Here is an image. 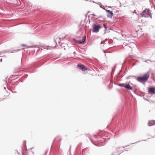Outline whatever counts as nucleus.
Listing matches in <instances>:
<instances>
[{
    "label": "nucleus",
    "mask_w": 155,
    "mask_h": 155,
    "mask_svg": "<svg viewBox=\"0 0 155 155\" xmlns=\"http://www.w3.org/2000/svg\"><path fill=\"white\" fill-rule=\"evenodd\" d=\"M103 26L104 27V28H105V30H104V34H105L106 33L107 31H108V30H111V29L110 28H109L108 29H107V25L106 24H104L103 25Z\"/></svg>",
    "instance_id": "obj_13"
},
{
    "label": "nucleus",
    "mask_w": 155,
    "mask_h": 155,
    "mask_svg": "<svg viewBox=\"0 0 155 155\" xmlns=\"http://www.w3.org/2000/svg\"><path fill=\"white\" fill-rule=\"evenodd\" d=\"M143 99L144 100H146L148 101H149L150 103H151V102H154V101H152L150 99H147V98L144 97H143Z\"/></svg>",
    "instance_id": "obj_16"
},
{
    "label": "nucleus",
    "mask_w": 155,
    "mask_h": 155,
    "mask_svg": "<svg viewBox=\"0 0 155 155\" xmlns=\"http://www.w3.org/2000/svg\"><path fill=\"white\" fill-rule=\"evenodd\" d=\"M140 142V141H138V142ZM138 142H135V143H130V144H135V143H138Z\"/></svg>",
    "instance_id": "obj_31"
},
{
    "label": "nucleus",
    "mask_w": 155,
    "mask_h": 155,
    "mask_svg": "<svg viewBox=\"0 0 155 155\" xmlns=\"http://www.w3.org/2000/svg\"><path fill=\"white\" fill-rule=\"evenodd\" d=\"M86 36L85 35L83 38L82 40H77L75 38L73 39V40L76 43H78L79 44H84L86 43Z\"/></svg>",
    "instance_id": "obj_4"
},
{
    "label": "nucleus",
    "mask_w": 155,
    "mask_h": 155,
    "mask_svg": "<svg viewBox=\"0 0 155 155\" xmlns=\"http://www.w3.org/2000/svg\"><path fill=\"white\" fill-rule=\"evenodd\" d=\"M115 84L117 85L118 86H119L121 87H124L125 84L124 83H120L118 84H116L115 83H114Z\"/></svg>",
    "instance_id": "obj_15"
},
{
    "label": "nucleus",
    "mask_w": 155,
    "mask_h": 155,
    "mask_svg": "<svg viewBox=\"0 0 155 155\" xmlns=\"http://www.w3.org/2000/svg\"><path fill=\"white\" fill-rule=\"evenodd\" d=\"M105 11L107 13V18H111L113 15V12L109 10L105 9Z\"/></svg>",
    "instance_id": "obj_7"
},
{
    "label": "nucleus",
    "mask_w": 155,
    "mask_h": 155,
    "mask_svg": "<svg viewBox=\"0 0 155 155\" xmlns=\"http://www.w3.org/2000/svg\"><path fill=\"white\" fill-rule=\"evenodd\" d=\"M117 64H115V65H114V68H115V69L116 68V66H117Z\"/></svg>",
    "instance_id": "obj_33"
},
{
    "label": "nucleus",
    "mask_w": 155,
    "mask_h": 155,
    "mask_svg": "<svg viewBox=\"0 0 155 155\" xmlns=\"http://www.w3.org/2000/svg\"><path fill=\"white\" fill-rule=\"evenodd\" d=\"M122 147L123 148H124L125 147L124 146H122Z\"/></svg>",
    "instance_id": "obj_43"
},
{
    "label": "nucleus",
    "mask_w": 155,
    "mask_h": 155,
    "mask_svg": "<svg viewBox=\"0 0 155 155\" xmlns=\"http://www.w3.org/2000/svg\"><path fill=\"white\" fill-rule=\"evenodd\" d=\"M28 47L29 48H30L31 47V46H29Z\"/></svg>",
    "instance_id": "obj_44"
},
{
    "label": "nucleus",
    "mask_w": 155,
    "mask_h": 155,
    "mask_svg": "<svg viewBox=\"0 0 155 155\" xmlns=\"http://www.w3.org/2000/svg\"><path fill=\"white\" fill-rule=\"evenodd\" d=\"M108 43L109 44H112V42L111 41H108Z\"/></svg>",
    "instance_id": "obj_28"
},
{
    "label": "nucleus",
    "mask_w": 155,
    "mask_h": 155,
    "mask_svg": "<svg viewBox=\"0 0 155 155\" xmlns=\"http://www.w3.org/2000/svg\"><path fill=\"white\" fill-rule=\"evenodd\" d=\"M11 83H12V84L13 85H14L15 84V83H17V84H18V83H17V81H16L15 82H14L13 80L11 82Z\"/></svg>",
    "instance_id": "obj_21"
},
{
    "label": "nucleus",
    "mask_w": 155,
    "mask_h": 155,
    "mask_svg": "<svg viewBox=\"0 0 155 155\" xmlns=\"http://www.w3.org/2000/svg\"><path fill=\"white\" fill-rule=\"evenodd\" d=\"M71 146H70V149H71Z\"/></svg>",
    "instance_id": "obj_42"
},
{
    "label": "nucleus",
    "mask_w": 155,
    "mask_h": 155,
    "mask_svg": "<svg viewBox=\"0 0 155 155\" xmlns=\"http://www.w3.org/2000/svg\"><path fill=\"white\" fill-rule=\"evenodd\" d=\"M105 51H106L104 50H103V52L104 53H105Z\"/></svg>",
    "instance_id": "obj_39"
},
{
    "label": "nucleus",
    "mask_w": 155,
    "mask_h": 155,
    "mask_svg": "<svg viewBox=\"0 0 155 155\" xmlns=\"http://www.w3.org/2000/svg\"><path fill=\"white\" fill-rule=\"evenodd\" d=\"M140 17H144L145 18H152L151 13L150 10L149 9L146 8L140 14Z\"/></svg>",
    "instance_id": "obj_2"
},
{
    "label": "nucleus",
    "mask_w": 155,
    "mask_h": 155,
    "mask_svg": "<svg viewBox=\"0 0 155 155\" xmlns=\"http://www.w3.org/2000/svg\"><path fill=\"white\" fill-rule=\"evenodd\" d=\"M93 15H94V16H98L96 15H95L94 14H93Z\"/></svg>",
    "instance_id": "obj_35"
},
{
    "label": "nucleus",
    "mask_w": 155,
    "mask_h": 155,
    "mask_svg": "<svg viewBox=\"0 0 155 155\" xmlns=\"http://www.w3.org/2000/svg\"><path fill=\"white\" fill-rule=\"evenodd\" d=\"M124 87L127 89L129 90H132V87L130 85L129 83L125 85Z\"/></svg>",
    "instance_id": "obj_12"
},
{
    "label": "nucleus",
    "mask_w": 155,
    "mask_h": 155,
    "mask_svg": "<svg viewBox=\"0 0 155 155\" xmlns=\"http://www.w3.org/2000/svg\"><path fill=\"white\" fill-rule=\"evenodd\" d=\"M21 45L22 46H23V47H25V46H26V45L23 44H21Z\"/></svg>",
    "instance_id": "obj_30"
},
{
    "label": "nucleus",
    "mask_w": 155,
    "mask_h": 155,
    "mask_svg": "<svg viewBox=\"0 0 155 155\" xmlns=\"http://www.w3.org/2000/svg\"><path fill=\"white\" fill-rule=\"evenodd\" d=\"M56 140H57V139H56H56H54V144H53V147H53V146H54V143H55V142H56Z\"/></svg>",
    "instance_id": "obj_25"
},
{
    "label": "nucleus",
    "mask_w": 155,
    "mask_h": 155,
    "mask_svg": "<svg viewBox=\"0 0 155 155\" xmlns=\"http://www.w3.org/2000/svg\"><path fill=\"white\" fill-rule=\"evenodd\" d=\"M150 61L151 62H155V60L154 61H151L150 59H148L147 60H146V61H144V62H146V63H148V62L147 61Z\"/></svg>",
    "instance_id": "obj_19"
},
{
    "label": "nucleus",
    "mask_w": 155,
    "mask_h": 155,
    "mask_svg": "<svg viewBox=\"0 0 155 155\" xmlns=\"http://www.w3.org/2000/svg\"><path fill=\"white\" fill-rule=\"evenodd\" d=\"M115 118H116V117H114V119H115Z\"/></svg>",
    "instance_id": "obj_46"
},
{
    "label": "nucleus",
    "mask_w": 155,
    "mask_h": 155,
    "mask_svg": "<svg viewBox=\"0 0 155 155\" xmlns=\"http://www.w3.org/2000/svg\"><path fill=\"white\" fill-rule=\"evenodd\" d=\"M93 137H94V138L95 139H99V138H100L101 137V136L100 135H94V136H93Z\"/></svg>",
    "instance_id": "obj_17"
},
{
    "label": "nucleus",
    "mask_w": 155,
    "mask_h": 155,
    "mask_svg": "<svg viewBox=\"0 0 155 155\" xmlns=\"http://www.w3.org/2000/svg\"><path fill=\"white\" fill-rule=\"evenodd\" d=\"M115 68H113L112 70L111 74H112L113 75V74H114V73L115 72Z\"/></svg>",
    "instance_id": "obj_22"
},
{
    "label": "nucleus",
    "mask_w": 155,
    "mask_h": 155,
    "mask_svg": "<svg viewBox=\"0 0 155 155\" xmlns=\"http://www.w3.org/2000/svg\"><path fill=\"white\" fill-rule=\"evenodd\" d=\"M137 28L138 29V30L136 31L137 32H139L140 29V30H142V28H141V26L140 25H138L137 26Z\"/></svg>",
    "instance_id": "obj_18"
},
{
    "label": "nucleus",
    "mask_w": 155,
    "mask_h": 155,
    "mask_svg": "<svg viewBox=\"0 0 155 155\" xmlns=\"http://www.w3.org/2000/svg\"><path fill=\"white\" fill-rule=\"evenodd\" d=\"M96 4H98V5H101V3L100 2H98L97 3H96Z\"/></svg>",
    "instance_id": "obj_34"
},
{
    "label": "nucleus",
    "mask_w": 155,
    "mask_h": 155,
    "mask_svg": "<svg viewBox=\"0 0 155 155\" xmlns=\"http://www.w3.org/2000/svg\"><path fill=\"white\" fill-rule=\"evenodd\" d=\"M100 7L101 8H102V9H103L104 10H105V9H106L104 6V5H102V4H101L100 5Z\"/></svg>",
    "instance_id": "obj_20"
},
{
    "label": "nucleus",
    "mask_w": 155,
    "mask_h": 155,
    "mask_svg": "<svg viewBox=\"0 0 155 155\" xmlns=\"http://www.w3.org/2000/svg\"><path fill=\"white\" fill-rule=\"evenodd\" d=\"M111 155H114L113 154H112Z\"/></svg>",
    "instance_id": "obj_50"
},
{
    "label": "nucleus",
    "mask_w": 155,
    "mask_h": 155,
    "mask_svg": "<svg viewBox=\"0 0 155 155\" xmlns=\"http://www.w3.org/2000/svg\"><path fill=\"white\" fill-rule=\"evenodd\" d=\"M77 67L79 69L82 71H85L89 70V68L83 64H79L77 65Z\"/></svg>",
    "instance_id": "obj_5"
},
{
    "label": "nucleus",
    "mask_w": 155,
    "mask_h": 155,
    "mask_svg": "<svg viewBox=\"0 0 155 155\" xmlns=\"http://www.w3.org/2000/svg\"><path fill=\"white\" fill-rule=\"evenodd\" d=\"M89 12H90V11H88V13H89Z\"/></svg>",
    "instance_id": "obj_47"
},
{
    "label": "nucleus",
    "mask_w": 155,
    "mask_h": 155,
    "mask_svg": "<svg viewBox=\"0 0 155 155\" xmlns=\"http://www.w3.org/2000/svg\"><path fill=\"white\" fill-rule=\"evenodd\" d=\"M28 76V74H25L23 76V78L24 79L25 78H27Z\"/></svg>",
    "instance_id": "obj_23"
},
{
    "label": "nucleus",
    "mask_w": 155,
    "mask_h": 155,
    "mask_svg": "<svg viewBox=\"0 0 155 155\" xmlns=\"http://www.w3.org/2000/svg\"><path fill=\"white\" fill-rule=\"evenodd\" d=\"M73 53H74V54H75V53H76L75 52V51H74V52Z\"/></svg>",
    "instance_id": "obj_40"
},
{
    "label": "nucleus",
    "mask_w": 155,
    "mask_h": 155,
    "mask_svg": "<svg viewBox=\"0 0 155 155\" xmlns=\"http://www.w3.org/2000/svg\"><path fill=\"white\" fill-rule=\"evenodd\" d=\"M61 39V38H60L57 37V38H56V40H55V39L54 40V41L56 44V45H57L56 41L58 40V43L59 44L61 41H60ZM56 45H55V46L54 47V48H55L56 47Z\"/></svg>",
    "instance_id": "obj_14"
},
{
    "label": "nucleus",
    "mask_w": 155,
    "mask_h": 155,
    "mask_svg": "<svg viewBox=\"0 0 155 155\" xmlns=\"http://www.w3.org/2000/svg\"><path fill=\"white\" fill-rule=\"evenodd\" d=\"M85 151V148L83 149L82 150V152H84Z\"/></svg>",
    "instance_id": "obj_32"
},
{
    "label": "nucleus",
    "mask_w": 155,
    "mask_h": 155,
    "mask_svg": "<svg viewBox=\"0 0 155 155\" xmlns=\"http://www.w3.org/2000/svg\"><path fill=\"white\" fill-rule=\"evenodd\" d=\"M4 88L5 90L6 89V87H5Z\"/></svg>",
    "instance_id": "obj_41"
},
{
    "label": "nucleus",
    "mask_w": 155,
    "mask_h": 155,
    "mask_svg": "<svg viewBox=\"0 0 155 155\" xmlns=\"http://www.w3.org/2000/svg\"><path fill=\"white\" fill-rule=\"evenodd\" d=\"M92 32L94 33L98 32L100 29L102 28V26L101 25L98 24L97 23H93L92 26Z\"/></svg>",
    "instance_id": "obj_3"
},
{
    "label": "nucleus",
    "mask_w": 155,
    "mask_h": 155,
    "mask_svg": "<svg viewBox=\"0 0 155 155\" xmlns=\"http://www.w3.org/2000/svg\"><path fill=\"white\" fill-rule=\"evenodd\" d=\"M19 51L18 49H15L13 48L11 49L10 50L5 51V52L9 53H12L14 52H16Z\"/></svg>",
    "instance_id": "obj_9"
},
{
    "label": "nucleus",
    "mask_w": 155,
    "mask_h": 155,
    "mask_svg": "<svg viewBox=\"0 0 155 155\" xmlns=\"http://www.w3.org/2000/svg\"><path fill=\"white\" fill-rule=\"evenodd\" d=\"M12 92L13 93H16V91H12Z\"/></svg>",
    "instance_id": "obj_38"
},
{
    "label": "nucleus",
    "mask_w": 155,
    "mask_h": 155,
    "mask_svg": "<svg viewBox=\"0 0 155 155\" xmlns=\"http://www.w3.org/2000/svg\"><path fill=\"white\" fill-rule=\"evenodd\" d=\"M148 92L149 94L153 95L155 94V88L154 87H150L148 89Z\"/></svg>",
    "instance_id": "obj_6"
},
{
    "label": "nucleus",
    "mask_w": 155,
    "mask_h": 155,
    "mask_svg": "<svg viewBox=\"0 0 155 155\" xmlns=\"http://www.w3.org/2000/svg\"><path fill=\"white\" fill-rule=\"evenodd\" d=\"M0 57H2V56H0Z\"/></svg>",
    "instance_id": "obj_51"
},
{
    "label": "nucleus",
    "mask_w": 155,
    "mask_h": 155,
    "mask_svg": "<svg viewBox=\"0 0 155 155\" xmlns=\"http://www.w3.org/2000/svg\"><path fill=\"white\" fill-rule=\"evenodd\" d=\"M97 17H98V18H101V17H102L101 16V15L99 16H98Z\"/></svg>",
    "instance_id": "obj_37"
},
{
    "label": "nucleus",
    "mask_w": 155,
    "mask_h": 155,
    "mask_svg": "<svg viewBox=\"0 0 155 155\" xmlns=\"http://www.w3.org/2000/svg\"><path fill=\"white\" fill-rule=\"evenodd\" d=\"M148 126H151L155 125V120H149L148 123Z\"/></svg>",
    "instance_id": "obj_11"
},
{
    "label": "nucleus",
    "mask_w": 155,
    "mask_h": 155,
    "mask_svg": "<svg viewBox=\"0 0 155 155\" xmlns=\"http://www.w3.org/2000/svg\"><path fill=\"white\" fill-rule=\"evenodd\" d=\"M48 150H46V152H45V154L44 155H46L47 154V153L48 152Z\"/></svg>",
    "instance_id": "obj_26"
},
{
    "label": "nucleus",
    "mask_w": 155,
    "mask_h": 155,
    "mask_svg": "<svg viewBox=\"0 0 155 155\" xmlns=\"http://www.w3.org/2000/svg\"><path fill=\"white\" fill-rule=\"evenodd\" d=\"M24 142H25V145H24V147H26V140H25L24 141Z\"/></svg>",
    "instance_id": "obj_29"
},
{
    "label": "nucleus",
    "mask_w": 155,
    "mask_h": 155,
    "mask_svg": "<svg viewBox=\"0 0 155 155\" xmlns=\"http://www.w3.org/2000/svg\"><path fill=\"white\" fill-rule=\"evenodd\" d=\"M136 86L135 85V86H134V87H135V86Z\"/></svg>",
    "instance_id": "obj_49"
},
{
    "label": "nucleus",
    "mask_w": 155,
    "mask_h": 155,
    "mask_svg": "<svg viewBox=\"0 0 155 155\" xmlns=\"http://www.w3.org/2000/svg\"><path fill=\"white\" fill-rule=\"evenodd\" d=\"M2 58H1L0 59V62H2Z\"/></svg>",
    "instance_id": "obj_36"
},
{
    "label": "nucleus",
    "mask_w": 155,
    "mask_h": 155,
    "mask_svg": "<svg viewBox=\"0 0 155 155\" xmlns=\"http://www.w3.org/2000/svg\"><path fill=\"white\" fill-rule=\"evenodd\" d=\"M123 68L122 66L121 69L120 71L118 73L117 75V78H119V79H120L122 78L124 76V75H122L120 74V73L123 72V71H122Z\"/></svg>",
    "instance_id": "obj_10"
},
{
    "label": "nucleus",
    "mask_w": 155,
    "mask_h": 155,
    "mask_svg": "<svg viewBox=\"0 0 155 155\" xmlns=\"http://www.w3.org/2000/svg\"><path fill=\"white\" fill-rule=\"evenodd\" d=\"M64 50H65V48H64Z\"/></svg>",
    "instance_id": "obj_48"
},
{
    "label": "nucleus",
    "mask_w": 155,
    "mask_h": 155,
    "mask_svg": "<svg viewBox=\"0 0 155 155\" xmlns=\"http://www.w3.org/2000/svg\"><path fill=\"white\" fill-rule=\"evenodd\" d=\"M127 71V68H126V69L125 70V71L124 72H123V74H125V73Z\"/></svg>",
    "instance_id": "obj_27"
},
{
    "label": "nucleus",
    "mask_w": 155,
    "mask_h": 155,
    "mask_svg": "<svg viewBox=\"0 0 155 155\" xmlns=\"http://www.w3.org/2000/svg\"><path fill=\"white\" fill-rule=\"evenodd\" d=\"M149 76L150 75L149 73L147 72L142 76L138 77L136 79V80L144 84L145 82L147 81Z\"/></svg>",
    "instance_id": "obj_1"
},
{
    "label": "nucleus",
    "mask_w": 155,
    "mask_h": 155,
    "mask_svg": "<svg viewBox=\"0 0 155 155\" xmlns=\"http://www.w3.org/2000/svg\"><path fill=\"white\" fill-rule=\"evenodd\" d=\"M27 71L28 72L31 73H32L34 71L35 69V68L34 66L30 65L28 66L27 67Z\"/></svg>",
    "instance_id": "obj_8"
},
{
    "label": "nucleus",
    "mask_w": 155,
    "mask_h": 155,
    "mask_svg": "<svg viewBox=\"0 0 155 155\" xmlns=\"http://www.w3.org/2000/svg\"><path fill=\"white\" fill-rule=\"evenodd\" d=\"M21 82H22V79L21 80Z\"/></svg>",
    "instance_id": "obj_45"
},
{
    "label": "nucleus",
    "mask_w": 155,
    "mask_h": 155,
    "mask_svg": "<svg viewBox=\"0 0 155 155\" xmlns=\"http://www.w3.org/2000/svg\"><path fill=\"white\" fill-rule=\"evenodd\" d=\"M21 71H19V70H18L17 71V72H14V73H18V74H19L20 73H21Z\"/></svg>",
    "instance_id": "obj_24"
}]
</instances>
